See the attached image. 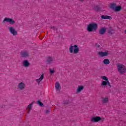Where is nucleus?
<instances>
[{
	"label": "nucleus",
	"mask_w": 126,
	"mask_h": 126,
	"mask_svg": "<svg viewBox=\"0 0 126 126\" xmlns=\"http://www.w3.org/2000/svg\"><path fill=\"white\" fill-rule=\"evenodd\" d=\"M97 28H98V25L95 23H92L88 25L87 31L88 32L96 31Z\"/></svg>",
	"instance_id": "1"
},
{
	"label": "nucleus",
	"mask_w": 126,
	"mask_h": 126,
	"mask_svg": "<svg viewBox=\"0 0 126 126\" xmlns=\"http://www.w3.org/2000/svg\"><path fill=\"white\" fill-rule=\"evenodd\" d=\"M69 52L70 54H72V53L75 54H78L79 52V47H78L77 45H74L73 46L71 45L69 47Z\"/></svg>",
	"instance_id": "2"
},
{
	"label": "nucleus",
	"mask_w": 126,
	"mask_h": 126,
	"mask_svg": "<svg viewBox=\"0 0 126 126\" xmlns=\"http://www.w3.org/2000/svg\"><path fill=\"white\" fill-rule=\"evenodd\" d=\"M117 68L119 72L120 73H123L126 72V68L125 65L123 64L118 63L117 64Z\"/></svg>",
	"instance_id": "3"
},
{
	"label": "nucleus",
	"mask_w": 126,
	"mask_h": 126,
	"mask_svg": "<svg viewBox=\"0 0 126 126\" xmlns=\"http://www.w3.org/2000/svg\"><path fill=\"white\" fill-rule=\"evenodd\" d=\"M104 120H105V119L101 118V117L99 116L94 117L91 118V121L93 123H98V122H99V121L103 122Z\"/></svg>",
	"instance_id": "4"
},
{
	"label": "nucleus",
	"mask_w": 126,
	"mask_h": 126,
	"mask_svg": "<svg viewBox=\"0 0 126 126\" xmlns=\"http://www.w3.org/2000/svg\"><path fill=\"white\" fill-rule=\"evenodd\" d=\"M8 30L13 36H16V35H17V31H16L14 28L12 27H9Z\"/></svg>",
	"instance_id": "5"
},
{
	"label": "nucleus",
	"mask_w": 126,
	"mask_h": 126,
	"mask_svg": "<svg viewBox=\"0 0 126 126\" xmlns=\"http://www.w3.org/2000/svg\"><path fill=\"white\" fill-rule=\"evenodd\" d=\"M3 22H7L9 23V24L12 25L14 23H15V21L13 19L10 18H5L3 20Z\"/></svg>",
	"instance_id": "6"
},
{
	"label": "nucleus",
	"mask_w": 126,
	"mask_h": 126,
	"mask_svg": "<svg viewBox=\"0 0 126 126\" xmlns=\"http://www.w3.org/2000/svg\"><path fill=\"white\" fill-rule=\"evenodd\" d=\"M18 89L19 90H24L25 89V83L24 82H20L17 85Z\"/></svg>",
	"instance_id": "7"
},
{
	"label": "nucleus",
	"mask_w": 126,
	"mask_h": 126,
	"mask_svg": "<svg viewBox=\"0 0 126 126\" xmlns=\"http://www.w3.org/2000/svg\"><path fill=\"white\" fill-rule=\"evenodd\" d=\"M61 84H60V83L59 82H57L55 83V90L57 91V92H60L61 91Z\"/></svg>",
	"instance_id": "8"
},
{
	"label": "nucleus",
	"mask_w": 126,
	"mask_h": 126,
	"mask_svg": "<svg viewBox=\"0 0 126 126\" xmlns=\"http://www.w3.org/2000/svg\"><path fill=\"white\" fill-rule=\"evenodd\" d=\"M98 56H99V57H101L102 58H103L104 57H107V56H108V52L100 51L98 52Z\"/></svg>",
	"instance_id": "9"
},
{
	"label": "nucleus",
	"mask_w": 126,
	"mask_h": 126,
	"mask_svg": "<svg viewBox=\"0 0 126 126\" xmlns=\"http://www.w3.org/2000/svg\"><path fill=\"white\" fill-rule=\"evenodd\" d=\"M21 55L23 58H28L29 57V52L28 51H22Z\"/></svg>",
	"instance_id": "10"
},
{
	"label": "nucleus",
	"mask_w": 126,
	"mask_h": 126,
	"mask_svg": "<svg viewBox=\"0 0 126 126\" xmlns=\"http://www.w3.org/2000/svg\"><path fill=\"white\" fill-rule=\"evenodd\" d=\"M83 89H84V86H78L76 92V94H78V93H80V92H81V91H82Z\"/></svg>",
	"instance_id": "11"
},
{
	"label": "nucleus",
	"mask_w": 126,
	"mask_h": 126,
	"mask_svg": "<svg viewBox=\"0 0 126 126\" xmlns=\"http://www.w3.org/2000/svg\"><path fill=\"white\" fill-rule=\"evenodd\" d=\"M55 61V58L51 57H49L47 59L46 63H54V61Z\"/></svg>",
	"instance_id": "12"
},
{
	"label": "nucleus",
	"mask_w": 126,
	"mask_h": 126,
	"mask_svg": "<svg viewBox=\"0 0 126 126\" xmlns=\"http://www.w3.org/2000/svg\"><path fill=\"white\" fill-rule=\"evenodd\" d=\"M106 29L105 28H101L99 30V33L100 35H104L105 33L106 32Z\"/></svg>",
	"instance_id": "13"
},
{
	"label": "nucleus",
	"mask_w": 126,
	"mask_h": 126,
	"mask_svg": "<svg viewBox=\"0 0 126 126\" xmlns=\"http://www.w3.org/2000/svg\"><path fill=\"white\" fill-rule=\"evenodd\" d=\"M23 65H24L25 67H28L30 65V63L28 62V60H24L23 62Z\"/></svg>",
	"instance_id": "14"
},
{
	"label": "nucleus",
	"mask_w": 126,
	"mask_h": 126,
	"mask_svg": "<svg viewBox=\"0 0 126 126\" xmlns=\"http://www.w3.org/2000/svg\"><path fill=\"white\" fill-rule=\"evenodd\" d=\"M43 79H44V74H42L39 78L36 79V81L39 84Z\"/></svg>",
	"instance_id": "15"
},
{
	"label": "nucleus",
	"mask_w": 126,
	"mask_h": 126,
	"mask_svg": "<svg viewBox=\"0 0 126 126\" xmlns=\"http://www.w3.org/2000/svg\"><path fill=\"white\" fill-rule=\"evenodd\" d=\"M101 17L102 19H109V20L112 19V17L108 15H101Z\"/></svg>",
	"instance_id": "16"
},
{
	"label": "nucleus",
	"mask_w": 126,
	"mask_h": 126,
	"mask_svg": "<svg viewBox=\"0 0 126 126\" xmlns=\"http://www.w3.org/2000/svg\"><path fill=\"white\" fill-rule=\"evenodd\" d=\"M114 32H115V31L113 30L112 28L110 27L108 31V34H110V35H112L114 34Z\"/></svg>",
	"instance_id": "17"
},
{
	"label": "nucleus",
	"mask_w": 126,
	"mask_h": 126,
	"mask_svg": "<svg viewBox=\"0 0 126 126\" xmlns=\"http://www.w3.org/2000/svg\"><path fill=\"white\" fill-rule=\"evenodd\" d=\"M109 101V98L108 97H102V102L103 104H106V103H107Z\"/></svg>",
	"instance_id": "18"
},
{
	"label": "nucleus",
	"mask_w": 126,
	"mask_h": 126,
	"mask_svg": "<svg viewBox=\"0 0 126 126\" xmlns=\"http://www.w3.org/2000/svg\"><path fill=\"white\" fill-rule=\"evenodd\" d=\"M116 7V3H111L109 6L110 8H111V9H112V10H115Z\"/></svg>",
	"instance_id": "19"
},
{
	"label": "nucleus",
	"mask_w": 126,
	"mask_h": 126,
	"mask_svg": "<svg viewBox=\"0 0 126 126\" xmlns=\"http://www.w3.org/2000/svg\"><path fill=\"white\" fill-rule=\"evenodd\" d=\"M121 9H122V6H117L115 7V9H114V11H116V12L120 11Z\"/></svg>",
	"instance_id": "20"
},
{
	"label": "nucleus",
	"mask_w": 126,
	"mask_h": 126,
	"mask_svg": "<svg viewBox=\"0 0 126 126\" xmlns=\"http://www.w3.org/2000/svg\"><path fill=\"white\" fill-rule=\"evenodd\" d=\"M34 103H35V101H33L28 106V109H29V111H31V109H32V105H33Z\"/></svg>",
	"instance_id": "21"
},
{
	"label": "nucleus",
	"mask_w": 126,
	"mask_h": 126,
	"mask_svg": "<svg viewBox=\"0 0 126 126\" xmlns=\"http://www.w3.org/2000/svg\"><path fill=\"white\" fill-rule=\"evenodd\" d=\"M103 63L104 64H110V60L109 59H104L103 61Z\"/></svg>",
	"instance_id": "22"
},
{
	"label": "nucleus",
	"mask_w": 126,
	"mask_h": 126,
	"mask_svg": "<svg viewBox=\"0 0 126 126\" xmlns=\"http://www.w3.org/2000/svg\"><path fill=\"white\" fill-rule=\"evenodd\" d=\"M101 78L103 80H105V81H108L109 80V79H108V77H107L106 76H102Z\"/></svg>",
	"instance_id": "23"
},
{
	"label": "nucleus",
	"mask_w": 126,
	"mask_h": 126,
	"mask_svg": "<svg viewBox=\"0 0 126 126\" xmlns=\"http://www.w3.org/2000/svg\"><path fill=\"white\" fill-rule=\"evenodd\" d=\"M49 71L51 73V75H53V74L55 73V69H54V68L53 69H50Z\"/></svg>",
	"instance_id": "24"
},
{
	"label": "nucleus",
	"mask_w": 126,
	"mask_h": 126,
	"mask_svg": "<svg viewBox=\"0 0 126 126\" xmlns=\"http://www.w3.org/2000/svg\"><path fill=\"white\" fill-rule=\"evenodd\" d=\"M106 85H107V81H102V83L101 84V86H106Z\"/></svg>",
	"instance_id": "25"
},
{
	"label": "nucleus",
	"mask_w": 126,
	"mask_h": 126,
	"mask_svg": "<svg viewBox=\"0 0 126 126\" xmlns=\"http://www.w3.org/2000/svg\"><path fill=\"white\" fill-rule=\"evenodd\" d=\"M94 10H95V11H98V10H100V7H99V6H95Z\"/></svg>",
	"instance_id": "26"
},
{
	"label": "nucleus",
	"mask_w": 126,
	"mask_h": 126,
	"mask_svg": "<svg viewBox=\"0 0 126 126\" xmlns=\"http://www.w3.org/2000/svg\"><path fill=\"white\" fill-rule=\"evenodd\" d=\"M37 104L42 107L44 104L40 100L37 101Z\"/></svg>",
	"instance_id": "27"
},
{
	"label": "nucleus",
	"mask_w": 126,
	"mask_h": 126,
	"mask_svg": "<svg viewBox=\"0 0 126 126\" xmlns=\"http://www.w3.org/2000/svg\"><path fill=\"white\" fill-rule=\"evenodd\" d=\"M51 29H52L53 30H54L55 31H57V29H58L56 27H51Z\"/></svg>",
	"instance_id": "28"
},
{
	"label": "nucleus",
	"mask_w": 126,
	"mask_h": 126,
	"mask_svg": "<svg viewBox=\"0 0 126 126\" xmlns=\"http://www.w3.org/2000/svg\"><path fill=\"white\" fill-rule=\"evenodd\" d=\"M107 85L110 86V87H111V84L110 83V82L109 81V80L107 81Z\"/></svg>",
	"instance_id": "29"
},
{
	"label": "nucleus",
	"mask_w": 126,
	"mask_h": 126,
	"mask_svg": "<svg viewBox=\"0 0 126 126\" xmlns=\"http://www.w3.org/2000/svg\"><path fill=\"white\" fill-rule=\"evenodd\" d=\"M50 112V110H46V111H45V113H46V114H48V113H49Z\"/></svg>",
	"instance_id": "30"
},
{
	"label": "nucleus",
	"mask_w": 126,
	"mask_h": 126,
	"mask_svg": "<svg viewBox=\"0 0 126 126\" xmlns=\"http://www.w3.org/2000/svg\"><path fill=\"white\" fill-rule=\"evenodd\" d=\"M96 46L97 48H99V47H100V45H96Z\"/></svg>",
	"instance_id": "31"
},
{
	"label": "nucleus",
	"mask_w": 126,
	"mask_h": 126,
	"mask_svg": "<svg viewBox=\"0 0 126 126\" xmlns=\"http://www.w3.org/2000/svg\"><path fill=\"white\" fill-rule=\"evenodd\" d=\"M80 1H83V0H80Z\"/></svg>",
	"instance_id": "32"
}]
</instances>
